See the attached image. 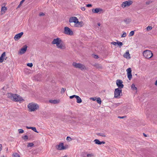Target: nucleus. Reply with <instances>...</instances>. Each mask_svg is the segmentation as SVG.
<instances>
[{
  "mask_svg": "<svg viewBox=\"0 0 157 157\" xmlns=\"http://www.w3.org/2000/svg\"><path fill=\"white\" fill-rule=\"evenodd\" d=\"M152 28L151 26H148L146 28L147 30L149 31L151 30L152 29Z\"/></svg>",
  "mask_w": 157,
  "mask_h": 157,
  "instance_id": "34",
  "label": "nucleus"
},
{
  "mask_svg": "<svg viewBox=\"0 0 157 157\" xmlns=\"http://www.w3.org/2000/svg\"><path fill=\"white\" fill-rule=\"evenodd\" d=\"M111 44L114 45H116L117 44V42H111Z\"/></svg>",
  "mask_w": 157,
  "mask_h": 157,
  "instance_id": "41",
  "label": "nucleus"
},
{
  "mask_svg": "<svg viewBox=\"0 0 157 157\" xmlns=\"http://www.w3.org/2000/svg\"><path fill=\"white\" fill-rule=\"evenodd\" d=\"M19 133H22L24 132V130L21 129H20L18 130Z\"/></svg>",
  "mask_w": 157,
  "mask_h": 157,
  "instance_id": "35",
  "label": "nucleus"
},
{
  "mask_svg": "<svg viewBox=\"0 0 157 157\" xmlns=\"http://www.w3.org/2000/svg\"><path fill=\"white\" fill-rule=\"evenodd\" d=\"M95 67L99 69H102V67L101 65L99 64H97L95 65Z\"/></svg>",
  "mask_w": 157,
  "mask_h": 157,
  "instance_id": "24",
  "label": "nucleus"
},
{
  "mask_svg": "<svg viewBox=\"0 0 157 157\" xmlns=\"http://www.w3.org/2000/svg\"><path fill=\"white\" fill-rule=\"evenodd\" d=\"M97 134V135H98L99 136H101L102 137H105L106 136V135H105V134L104 133H98Z\"/></svg>",
  "mask_w": 157,
  "mask_h": 157,
  "instance_id": "27",
  "label": "nucleus"
},
{
  "mask_svg": "<svg viewBox=\"0 0 157 157\" xmlns=\"http://www.w3.org/2000/svg\"><path fill=\"white\" fill-rule=\"evenodd\" d=\"M74 98H75L77 100V102L78 103H80L82 102V100L81 98L78 96L76 95H73L70 97V99H71Z\"/></svg>",
  "mask_w": 157,
  "mask_h": 157,
  "instance_id": "13",
  "label": "nucleus"
},
{
  "mask_svg": "<svg viewBox=\"0 0 157 157\" xmlns=\"http://www.w3.org/2000/svg\"><path fill=\"white\" fill-rule=\"evenodd\" d=\"M134 31H131L130 32V33L129 34V36H133L134 35Z\"/></svg>",
  "mask_w": 157,
  "mask_h": 157,
  "instance_id": "31",
  "label": "nucleus"
},
{
  "mask_svg": "<svg viewBox=\"0 0 157 157\" xmlns=\"http://www.w3.org/2000/svg\"><path fill=\"white\" fill-rule=\"evenodd\" d=\"M121 94H122V90L121 89L116 88L114 91V97L119 98H120Z\"/></svg>",
  "mask_w": 157,
  "mask_h": 157,
  "instance_id": "8",
  "label": "nucleus"
},
{
  "mask_svg": "<svg viewBox=\"0 0 157 157\" xmlns=\"http://www.w3.org/2000/svg\"><path fill=\"white\" fill-rule=\"evenodd\" d=\"M34 145V144L33 143H29L28 144V145H27V147H32V146H33Z\"/></svg>",
  "mask_w": 157,
  "mask_h": 157,
  "instance_id": "30",
  "label": "nucleus"
},
{
  "mask_svg": "<svg viewBox=\"0 0 157 157\" xmlns=\"http://www.w3.org/2000/svg\"><path fill=\"white\" fill-rule=\"evenodd\" d=\"M92 12L94 13H101L103 12V10L101 8H96L95 9H93Z\"/></svg>",
  "mask_w": 157,
  "mask_h": 157,
  "instance_id": "14",
  "label": "nucleus"
},
{
  "mask_svg": "<svg viewBox=\"0 0 157 157\" xmlns=\"http://www.w3.org/2000/svg\"><path fill=\"white\" fill-rule=\"evenodd\" d=\"M144 134V136H145V137H146V136H147L144 133V134Z\"/></svg>",
  "mask_w": 157,
  "mask_h": 157,
  "instance_id": "51",
  "label": "nucleus"
},
{
  "mask_svg": "<svg viewBox=\"0 0 157 157\" xmlns=\"http://www.w3.org/2000/svg\"><path fill=\"white\" fill-rule=\"evenodd\" d=\"M94 141L95 142V143L96 144H105V142L104 141H102L101 142L98 139H95L94 140Z\"/></svg>",
  "mask_w": 157,
  "mask_h": 157,
  "instance_id": "20",
  "label": "nucleus"
},
{
  "mask_svg": "<svg viewBox=\"0 0 157 157\" xmlns=\"http://www.w3.org/2000/svg\"><path fill=\"white\" fill-rule=\"evenodd\" d=\"M8 98L15 101H24L22 98L16 94L9 93L7 94Z\"/></svg>",
  "mask_w": 157,
  "mask_h": 157,
  "instance_id": "3",
  "label": "nucleus"
},
{
  "mask_svg": "<svg viewBox=\"0 0 157 157\" xmlns=\"http://www.w3.org/2000/svg\"><path fill=\"white\" fill-rule=\"evenodd\" d=\"M26 128H27V129H32V127H29L28 126H26Z\"/></svg>",
  "mask_w": 157,
  "mask_h": 157,
  "instance_id": "50",
  "label": "nucleus"
},
{
  "mask_svg": "<svg viewBox=\"0 0 157 157\" xmlns=\"http://www.w3.org/2000/svg\"><path fill=\"white\" fill-rule=\"evenodd\" d=\"M59 100H49L50 103L53 104H58L60 102Z\"/></svg>",
  "mask_w": 157,
  "mask_h": 157,
  "instance_id": "19",
  "label": "nucleus"
},
{
  "mask_svg": "<svg viewBox=\"0 0 157 157\" xmlns=\"http://www.w3.org/2000/svg\"><path fill=\"white\" fill-rule=\"evenodd\" d=\"M25 1V0H24V2Z\"/></svg>",
  "mask_w": 157,
  "mask_h": 157,
  "instance_id": "53",
  "label": "nucleus"
},
{
  "mask_svg": "<svg viewBox=\"0 0 157 157\" xmlns=\"http://www.w3.org/2000/svg\"><path fill=\"white\" fill-rule=\"evenodd\" d=\"M52 44L53 45H56L57 48L61 50H64L66 48V46L62 40L59 38H54L52 42Z\"/></svg>",
  "mask_w": 157,
  "mask_h": 157,
  "instance_id": "1",
  "label": "nucleus"
},
{
  "mask_svg": "<svg viewBox=\"0 0 157 157\" xmlns=\"http://www.w3.org/2000/svg\"><path fill=\"white\" fill-rule=\"evenodd\" d=\"M81 9L82 11H85V7H82Z\"/></svg>",
  "mask_w": 157,
  "mask_h": 157,
  "instance_id": "46",
  "label": "nucleus"
},
{
  "mask_svg": "<svg viewBox=\"0 0 157 157\" xmlns=\"http://www.w3.org/2000/svg\"><path fill=\"white\" fill-rule=\"evenodd\" d=\"M155 86H157V79L156 80L155 82Z\"/></svg>",
  "mask_w": 157,
  "mask_h": 157,
  "instance_id": "49",
  "label": "nucleus"
},
{
  "mask_svg": "<svg viewBox=\"0 0 157 157\" xmlns=\"http://www.w3.org/2000/svg\"><path fill=\"white\" fill-rule=\"evenodd\" d=\"M27 66L30 67H32L33 66V64L32 63H28L27 64Z\"/></svg>",
  "mask_w": 157,
  "mask_h": 157,
  "instance_id": "37",
  "label": "nucleus"
},
{
  "mask_svg": "<svg viewBox=\"0 0 157 157\" xmlns=\"http://www.w3.org/2000/svg\"><path fill=\"white\" fill-rule=\"evenodd\" d=\"M13 157H20L19 155L17 153H15L13 154Z\"/></svg>",
  "mask_w": 157,
  "mask_h": 157,
  "instance_id": "28",
  "label": "nucleus"
},
{
  "mask_svg": "<svg viewBox=\"0 0 157 157\" xmlns=\"http://www.w3.org/2000/svg\"><path fill=\"white\" fill-rule=\"evenodd\" d=\"M92 6V5L91 4H87L86 5V6L87 7H91Z\"/></svg>",
  "mask_w": 157,
  "mask_h": 157,
  "instance_id": "47",
  "label": "nucleus"
},
{
  "mask_svg": "<svg viewBox=\"0 0 157 157\" xmlns=\"http://www.w3.org/2000/svg\"><path fill=\"white\" fill-rule=\"evenodd\" d=\"M98 26H100V24L99 23H98Z\"/></svg>",
  "mask_w": 157,
  "mask_h": 157,
  "instance_id": "52",
  "label": "nucleus"
},
{
  "mask_svg": "<svg viewBox=\"0 0 157 157\" xmlns=\"http://www.w3.org/2000/svg\"><path fill=\"white\" fill-rule=\"evenodd\" d=\"M96 97H94V98H90V100H92L93 101H96Z\"/></svg>",
  "mask_w": 157,
  "mask_h": 157,
  "instance_id": "39",
  "label": "nucleus"
},
{
  "mask_svg": "<svg viewBox=\"0 0 157 157\" xmlns=\"http://www.w3.org/2000/svg\"><path fill=\"white\" fill-rule=\"evenodd\" d=\"M7 10V8L5 6H3L1 8V12L2 14H4L6 12V11Z\"/></svg>",
  "mask_w": 157,
  "mask_h": 157,
  "instance_id": "21",
  "label": "nucleus"
},
{
  "mask_svg": "<svg viewBox=\"0 0 157 157\" xmlns=\"http://www.w3.org/2000/svg\"><path fill=\"white\" fill-rule=\"evenodd\" d=\"M72 65L74 67L79 69L81 70L86 69L85 66L81 63H77L74 62L73 63Z\"/></svg>",
  "mask_w": 157,
  "mask_h": 157,
  "instance_id": "5",
  "label": "nucleus"
},
{
  "mask_svg": "<svg viewBox=\"0 0 157 157\" xmlns=\"http://www.w3.org/2000/svg\"><path fill=\"white\" fill-rule=\"evenodd\" d=\"M151 2H152L151 1H149L146 2V5H148L150 3H151Z\"/></svg>",
  "mask_w": 157,
  "mask_h": 157,
  "instance_id": "44",
  "label": "nucleus"
},
{
  "mask_svg": "<svg viewBox=\"0 0 157 157\" xmlns=\"http://www.w3.org/2000/svg\"><path fill=\"white\" fill-rule=\"evenodd\" d=\"M56 147L57 149L59 150H64L67 149L68 147V146L67 145L64 146L63 143H61L58 145H56Z\"/></svg>",
  "mask_w": 157,
  "mask_h": 157,
  "instance_id": "6",
  "label": "nucleus"
},
{
  "mask_svg": "<svg viewBox=\"0 0 157 157\" xmlns=\"http://www.w3.org/2000/svg\"><path fill=\"white\" fill-rule=\"evenodd\" d=\"M44 14L43 12H41L39 14V16H42L44 15Z\"/></svg>",
  "mask_w": 157,
  "mask_h": 157,
  "instance_id": "42",
  "label": "nucleus"
},
{
  "mask_svg": "<svg viewBox=\"0 0 157 157\" xmlns=\"http://www.w3.org/2000/svg\"><path fill=\"white\" fill-rule=\"evenodd\" d=\"M87 157H92L94 156V154L93 153L88 154L86 155Z\"/></svg>",
  "mask_w": 157,
  "mask_h": 157,
  "instance_id": "26",
  "label": "nucleus"
},
{
  "mask_svg": "<svg viewBox=\"0 0 157 157\" xmlns=\"http://www.w3.org/2000/svg\"><path fill=\"white\" fill-rule=\"evenodd\" d=\"M133 3V1L131 0H128L123 2L121 4V6L123 8L128 7L131 5Z\"/></svg>",
  "mask_w": 157,
  "mask_h": 157,
  "instance_id": "10",
  "label": "nucleus"
},
{
  "mask_svg": "<svg viewBox=\"0 0 157 157\" xmlns=\"http://www.w3.org/2000/svg\"><path fill=\"white\" fill-rule=\"evenodd\" d=\"M24 2V0H22L20 2L19 4L17 6V8H19L22 5V4Z\"/></svg>",
  "mask_w": 157,
  "mask_h": 157,
  "instance_id": "25",
  "label": "nucleus"
},
{
  "mask_svg": "<svg viewBox=\"0 0 157 157\" xmlns=\"http://www.w3.org/2000/svg\"><path fill=\"white\" fill-rule=\"evenodd\" d=\"M6 54L5 52H3L0 57V63H2L4 59L6 60L7 57H6Z\"/></svg>",
  "mask_w": 157,
  "mask_h": 157,
  "instance_id": "15",
  "label": "nucleus"
},
{
  "mask_svg": "<svg viewBox=\"0 0 157 157\" xmlns=\"http://www.w3.org/2000/svg\"><path fill=\"white\" fill-rule=\"evenodd\" d=\"M28 108L30 112H33L38 109L39 108V106L37 103L31 102L29 103L28 106Z\"/></svg>",
  "mask_w": 157,
  "mask_h": 157,
  "instance_id": "4",
  "label": "nucleus"
},
{
  "mask_svg": "<svg viewBox=\"0 0 157 157\" xmlns=\"http://www.w3.org/2000/svg\"><path fill=\"white\" fill-rule=\"evenodd\" d=\"M117 44L121 47L123 45V43L121 42L118 41L117 42Z\"/></svg>",
  "mask_w": 157,
  "mask_h": 157,
  "instance_id": "29",
  "label": "nucleus"
},
{
  "mask_svg": "<svg viewBox=\"0 0 157 157\" xmlns=\"http://www.w3.org/2000/svg\"><path fill=\"white\" fill-rule=\"evenodd\" d=\"M127 74V77L129 80H131L132 78V70L131 68H128L126 70Z\"/></svg>",
  "mask_w": 157,
  "mask_h": 157,
  "instance_id": "11",
  "label": "nucleus"
},
{
  "mask_svg": "<svg viewBox=\"0 0 157 157\" xmlns=\"http://www.w3.org/2000/svg\"><path fill=\"white\" fill-rule=\"evenodd\" d=\"M23 34V32H21L17 34H16L14 37V39L15 40H17L21 37Z\"/></svg>",
  "mask_w": 157,
  "mask_h": 157,
  "instance_id": "17",
  "label": "nucleus"
},
{
  "mask_svg": "<svg viewBox=\"0 0 157 157\" xmlns=\"http://www.w3.org/2000/svg\"><path fill=\"white\" fill-rule=\"evenodd\" d=\"M96 101L99 104H101V101L99 97L97 98Z\"/></svg>",
  "mask_w": 157,
  "mask_h": 157,
  "instance_id": "22",
  "label": "nucleus"
},
{
  "mask_svg": "<svg viewBox=\"0 0 157 157\" xmlns=\"http://www.w3.org/2000/svg\"><path fill=\"white\" fill-rule=\"evenodd\" d=\"M93 57H94L96 59H98V56L97 55H94L93 56Z\"/></svg>",
  "mask_w": 157,
  "mask_h": 157,
  "instance_id": "45",
  "label": "nucleus"
},
{
  "mask_svg": "<svg viewBox=\"0 0 157 157\" xmlns=\"http://www.w3.org/2000/svg\"><path fill=\"white\" fill-rule=\"evenodd\" d=\"M3 157H4V156H3Z\"/></svg>",
  "mask_w": 157,
  "mask_h": 157,
  "instance_id": "54",
  "label": "nucleus"
},
{
  "mask_svg": "<svg viewBox=\"0 0 157 157\" xmlns=\"http://www.w3.org/2000/svg\"><path fill=\"white\" fill-rule=\"evenodd\" d=\"M32 129L33 131L34 132H37V133H38V132L37 131L36 129V128L35 127H32Z\"/></svg>",
  "mask_w": 157,
  "mask_h": 157,
  "instance_id": "32",
  "label": "nucleus"
},
{
  "mask_svg": "<svg viewBox=\"0 0 157 157\" xmlns=\"http://www.w3.org/2000/svg\"><path fill=\"white\" fill-rule=\"evenodd\" d=\"M123 56L124 58L128 59H130L131 58L130 54L129 53V50H127L124 55Z\"/></svg>",
  "mask_w": 157,
  "mask_h": 157,
  "instance_id": "18",
  "label": "nucleus"
},
{
  "mask_svg": "<svg viewBox=\"0 0 157 157\" xmlns=\"http://www.w3.org/2000/svg\"><path fill=\"white\" fill-rule=\"evenodd\" d=\"M66 90V89L62 88L61 90V93L62 94H63L64 92Z\"/></svg>",
  "mask_w": 157,
  "mask_h": 157,
  "instance_id": "36",
  "label": "nucleus"
},
{
  "mask_svg": "<svg viewBox=\"0 0 157 157\" xmlns=\"http://www.w3.org/2000/svg\"><path fill=\"white\" fill-rule=\"evenodd\" d=\"M131 87L132 89L133 90H137V88L135 86V85L134 84H133L131 85Z\"/></svg>",
  "mask_w": 157,
  "mask_h": 157,
  "instance_id": "23",
  "label": "nucleus"
},
{
  "mask_svg": "<svg viewBox=\"0 0 157 157\" xmlns=\"http://www.w3.org/2000/svg\"><path fill=\"white\" fill-rule=\"evenodd\" d=\"M70 23H74V26L77 28H81L82 27L84 23L83 21H79L78 18L75 17H70L69 21Z\"/></svg>",
  "mask_w": 157,
  "mask_h": 157,
  "instance_id": "2",
  "label": "nucleus"
},
{
  "mask_svg": "<svg viewBox=\"0 0 157 157\" xmlns=\"http://www.w3.org/2000/svg\"><path fill=\"white\" fill-rule=\"evenodd\" d=\"M64 33L65 34L70 36L73 35L74 34L73 31L67 27H64Z\"/></svg>",
  "mask_w": 157,
  "mask_h": 157,
  "instance_id": "9",
  "label": "nucleus"
},
{
  "mask_svg": "<svg viewBox=\"0 0 157 157\" xmlns=\"http://www.w3.org/2000/svg\"><path fill=\"white\" fill-rule=\"evenodd\" d=\"M123 32V34H122V36H121V37H125L126 36H127V34L126 33L124 32Z\"/></svg>",
  "mask_w": 157,
  "mask_h": 157,
  "instance_id": "33",
  "label": "nucleus"
},
{
  "mask_svg": "<svg viewBox=\"0 0 157 157\" xmlns=\"http://www.w3.org/2000/svg\"><path fill=\"white\" fill-rule=\"evenodd\" d=\"M123 81L120 79H117L116 81V84L118 87V88L122 89L124 87V85L123 84Z\"/></svg>",
  "mask_w": 157,
  "mask_h": 157,
  "instance_id": "12",
  "label": "nucleus"
},
{
  "mask_svg": "<svg viewBox=\"0 0 157 157\" xmlns=\"http://www.w3.org/2000/svg\"><path fill=\"white\" fill-rule=\"evenodd\" d=\"M27 47L26 45L24 46V47L21 48L19 52V54L21 55L24 54L26 51L27 49Z\"/></svg>",
  "mask_w": 157,
  "mask_h": 157,
  "instance_id": "16",
  "label": "nucleus"
},
{
  "mask_svg": "<svg viewBox=\"0 0 157 157\" xmlns=\"http://www.w3.org/2000/svg\"><path fill=\"white\" fill-rule=\"evenodd\" d=\"M66 140H68L69 141H71V140H72V139L70 137H69V136H67V139H66Z\"/></svg>",
  "mask_w": 157,
  "mask_h": 157,
  "instance_id": "40",
  "label": "nucleus"
},
{
  "mask_svg": "<svg viewBox=\"0 0 157 157\" xmlns=\"http://www.w3.org/2000/svg\"><path fill=\"white\" fill-rule=\"evenodd\" d=\"M2 144H0V151L2 150Z\"/></svg>",
  "mask_w": 157,
  "mask_h": 157,
  "instance_id": "48",
  "label": "nucleus"
},
{
  "mask_svg": "<svg viewBox=\"0 0 157 157\" xmlns=\"http://www.w3.org/2000/svg\"><path fill=\"white\" fill-rule=\"evenodd\" d=\"M63 157H65V156Z\"/></svg>",
  "mask_w": 157,
  "mask_h": 157,
  "instance_id": "55",
  "label": "nucleus"
},
{
  "mask_svg": "<svg viewBox=\"0 0 157 157\" xmlns=\"http://www.w3.org/2000/svg\"><path fill=\"white\" fill-rule=\"evenodd\" d=\"M144 56L146 58L149 59L153 56V53L150 50H145L143 52Z\"/></svg>",
  "mask_w": 157,
  "mask_h": 157,
  "instance_id": "7",
  "label": "nucleus"
},
{
  "mask_svg": "<svg viewBox=\"0 0 157 157\" xmlns=\"http://www.w3.org/2000/svg\"><path fill=\"white\" fill-rule=\"evenodd\" d=\"M126 116H122V117L118 116V118H119L123 119L124 118H126Z\"/></svg>",
  "mask_w": 157,
  "mask_h": 157,
  "instance_id": "43",
  "label": "nucleus"
},
{
  "mask_svg": "<svg viewBox=\"0 0 157 157\" xmlns=\"http://www.w3.org/2000/svg\"><path fill=\"white\" fill-rule=\"evenodd\" d=\"M23 138L25 140H27L28 139V136L27 135H25L23 137Z\"/></svg>",
  "mask_w": 157,
  "mask_h": 157,
  "instance_id": "38",
  "label": "nucleus"
}]
</instances>
